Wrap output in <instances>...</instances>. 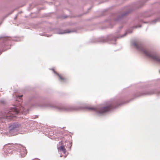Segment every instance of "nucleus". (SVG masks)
<instances>
[{"label": "nucleus", "instance_id": "obj_1", "mask_svg": "<svg viewBox=\"0 0 160 160\" xmlns=\"http://www.w3.org/2000/svg\"><path fill=\"white\" fill-rule=\"evenodd\" d=\"M35 99L33 103L32 104V107H50L56 110L59 112H68L72 110H77L82 108V106L85 104L82 102H78L76 103L77 107L72 105H65L60 103H56L52 105L46 104L44 102L45 98L42 97L38 98L37 95H32L30 98V100Z\"/></svg>", "mask_w": 160, "mask_h": 160}, {"label": "nucleus", "instance_id": "obj_2", "mask_svg": "<svg viewBox=\"0 0 160 160\" xmlns=\"http://www.w3.org/2000/svg\"><path fill=\"white\" fill-rule=\"evenodd\" d=\"M122 28V26H120L117 29L116 32L114 33L108 35L106 37H102L98 38H92L91 39L90 42L92 43L108 42L115 44H116V42L117 39L123 38L127 34L132 33L133 32L132 29H128L126 31L124 34L121 35L120 34V31Z\"/></svg>", "mask_w": 160, "mask_h": 160}, {"label": "nucleus", "instance_id": "obj_3", "mask_svg": "<svg viewBox=\"0 0 160 160\" xmlns=\"http://www.w3.org/2000/svg\"><path fill=\"white\" fill-rule=\"evenodd\" d=\"M129 101H123L121 98H118L114 100L112 102L104 106H98L95 108L86 107L85 108L93 110L97 115L102 116L112 109L127 103Z\"/></svg>", "mask_w": 160, "mask_h": 160}, {"label": "nucleus", "instance_id": "obj_4", "mask_svg": "<svg viewBox=\"0 0 160 160\" xmlns=\"http://www.w3.org/2000/svg\"><path fill=\"white\" fill-rule=\"evenodd\" d=\"M132 45L146 56L160 63V56L157 52L146 48L142 44H138L135 42H132Z\"/></svg>", "mask_w": 160, "mask_h": 160}, {"label": "nucleus", "instance_id": "obj_5", "mask_svg": "<svg viewBox=\"0 0 160 160\" xmlns=\"http://www.w3.org/2000/svg\"><path fill=\"white\" fill-rule=\"evenodd\" d=\"M149 87L148 84L145 83H142L138 85V90L136 91L133 95L135 97H138L143 95H151L156 94L158 95L160 94V84L156 85L154 88L149 90L141 92L139 90Z\"/></svg>", "mask_w": 160, "mask_h": 160}, {"label": "nucleus", "instance_id": "obj_6", "mask_svg": "<svg viewBox=\"0 0 160 160\" xmlns=\"http://www.w3.org/2000/svg\"><path fill=\"white\" fill-rule=\"evenodd\" d=\"M28 112V109L22 107L20 104L18 106H13L10 107L8 110L5 112L6 115H5L4 118L8 120L12 119L13 117L18 114L22 113L26 114Z\"/></svg>", "mask_w": 160, "mask_h": 160}, {"label": "nucleus", "instance_id": "obj_7", "mask_svg": "<svg viewBox=\"0 0 160 160\" xmlns=\"http://www.w3.org/2000/svg\"><path fill=\"white\" fill-rule=\"evenodd\" d=\"M5 148L6 151L5 152L7 154L12 153L13 151L15 150L18 151L20 153L21 156L24 157L27 153V150L25 147L20 144H12V146H7Z\"/></svg>", "mask_w": 160, "mask_h": 160}, {"label": "nucleus", "instance_id": "obj_8", "mask_svg": "<svg viewBox=\"0 0 160 160\" xmlns=\"http://www.w3.org/2000/svg\"><path fill=\"white\" fill-rule=\"evenodd\" d=\"M11 41H18V40L12 39L11 38L4 35L0 36V55L2 52L5 51L10 48V43Z\"/></svg>", "mask_w": 160, "mask_h": 160}, {"label": "nucleus", "instance_id": "obj_9", "mask_svg": "<svg viewBox=\"0 0 160 160\" xmlns=\"http://www.w3.org/2000/svg\"><path fill=\"white\" fill-rule=\"evenodd\" d=\"M133 10L132 9H130L127 11L122 13L120 15L118 16L116 18H113L110 21V25L108 26L109 28H112L113 25L112 23V22H120L121 23H124L126 22L125 19L127 17L128 15Z\"/></svg>", "mask_w": 160, "mask_h": 160}, {"label": "nucleus", "instance_id": "obj_10", "mask_svg": "<svg viewBox=\"0 0 160 160\" xmlns=\"http://www.w3.org/2000/svg\"><path fill=\"white\" fill-rule=\"evenodd\" d=\"M21 125L18 122H14L8 126L9 133L12 136L18 134L19 127Z\"/></svg>", "mask_w": 160, "mask_h": 160}, {"label": "nucleus", "instance_id": "obj_11", "mask_svg": "<svg viewBox=\"0 0 160 160\" xmlns=\"http://www.w3.org/2000/svg\"><path fill=\"white\" fill-rule=\"evenodd\" d=\"M75 31L72 30L66 29L62 30L59 28H57L54 29V32L55 33L59 34H62L65 33H69L75 32Z\"/></svg>", "mask_w": 160, "mask_h": 160}, {"label": "nucleus", "instance_id": "obj_12", "mask_svg": "<svg viewBox=\"0 0 160 160\" xmlns=\"http://www.w3.org/2000/svg\"><path fill=\"white\" fill-rule=\"evenodd\" d=\"M160 21V17L155 19L153 20L150 21L148 22H144L142 20H140V22H141L144 23H150L151 24H156L158 22Z\"/></svg>", "mask_w": 160, "mask_h": 160}, {"label": "nucleus", "instance_id": "obj_13", "mask_svg": "<svg viewBox=\"0 0 160 160\" xmlns=\"http://www.w3.org/2000/svg\"><path fill=\"white\" fill-rule=\"evenodd\" d=\"M50 69L52 70L54 73L58 76L59 80L61 82L64 83L66 82L65 78L61 76L59 73L56 72L54 68L51 69Z\"/></svg>", "mask_w": 160, "mask_h": 160}, {"label": "nucleus", "instance_id": "obj_14", "mask_svg": "<svg viewBox=\"0 0 160 160\" xmlns=\"http://www.w3.org/2000/svg\"><path fill=\"white\" fill-rule=\"evenodd\" d=\"M153 13L150 11H146L142 13V16L143 18H148L153 15Z\"/></svg>", "mask_w": 160, "mask_h": 160}, {"label": "nucleus", "instance_id": "obj_15", "mask_svg": "<svg viewBox=\"0 0 160 160\" xmlns=\"http://www.w3.org/2000/svg\"><path fill=\"white\" fill-rule=\"evenodd\" d=\"M58 149H59L60 151L62 152L64 154H65L66 152V149L64 146L63 145L60 146L58 148Z\"/></svg>", "mask_w": 160, "mask_h": 160}, {"label": "nucleus", "instance_id": "obj_16", "mask_svg": "<svg viewBox=\"0 0 160 160\" xmlns=\"http://www.w3.org/2000/svg\"><path fill=\"white\" fill-rule=\"evenodd\" d=\"M39 35L41 36H45L47 37H49L51 36V35H48L47 34L44 33H40Z\"/></svg>", "mask_w": 160, "mask_h": 160}, {"label": "nucleus", "instance_id": "obj_17", "mask_svg": "<svg viewBox=\"0 0 160 160\" xmlns=\"http://www.w3.org/2000/svg\"><path fill=\"white\" fill-rule=\"evenodd\" d=\"M144 3L145 2H143V0H142L141 1H140L139 2V4L140 5L139 7H141V6H142L144 4Z\"/></svg>", "mask_w": 160, "mask_h": 160}, {"label": "nucleus", "instance_id": "obj_18", "mask_svg": "<svg viewBox=\"0 0 160 160\" xmlns=\"http://www.w3.org/2000/svg\"><path fill=\"white\" fill-rule=\"evenodd\" d=\"M142 27V25H139L138 26L136 25L133 26L132 27V28H140Z\"/></svg>", "mask_w": 160, "mask_h": 160}, {"label": "nucleus", "instance_id": "obj_19", "mask_svg": "<svg viewBox=\"0 0 160 160\" xmlns=\"http://www.w3.org/2000/svg\"><path fill=\"white\" fill-rule=\"evenodd\" d=\"M0 103L4 104L5 103V101L4 100H0Z\"/></svg>", "mask_w": 160, "mask_h": 160}, {"label": "nucleus", "instance_id": "obj_20", "mask_svg": "<svg viewBox=\"0 0 160 160\" xmlns=\"http://www.w3.org/2000/svg\"><path fill=\"white\" fill-rule=\"evenodd\" d=\"M18 13V14H17L15 16V17H14V20H16V19H17V17H18V13Z\"/></svg>", "mask_w": 160, "mask_h": 160}, {"label": "nucleus", "instance_id": "obj_21", "mask_svg": "<svg viewBox=\"0 0 160 160\" xmlns=\"http://www.w3.org/2000/svg\"><path fill=\"white\" fill-rule=\"evenodd\" d=\"M69 144H70V147H69V148H71V146H72V142H71V143H69Z\"/></svg>", "mask_w": 160, "mask_h": 160}, {"label": "nucleus", "instance_id": "obj_22", "mask_svg": "<svg viewBox=\"0 0 160 160\" xmlns=\"http://www.w3.org/2000/svg\"><path fill=\"white\" fill-rule=\"evenodd\" d=\"M22 96L23 95H22L19 96V98L20 99L22 97Z\"/></svg>", "mask_w": 160, "mask_h": 160}, {"label": "nucleus", "instance_id": "obj_23", "mask_svg": "<svg viewBox=\"0 0 160 160\" xmlns=\"http://www.w3.org/2000/svg\"><path fill=\"white\" fill-rule=\"evenodd\" d=\"M13 11H12V12H11V13H9V14L10 15V14H11L13 12Z\"/></svg>", "mask_w": 160, "mask_h": 160}, {"label": "nucleus", "instance_id": "obj_24", "mask_svg": "<svg viewBox=\"0 0 160 160\" xmlns=\"http://www.w3.org/2000/svg\"><path fill=\"white\" fill-rule=\"evenodd\" d=\"M90 9H91V8H89L88 9V10H90Z\"/></svg>", "mask_w": 160, "mask_h": 160}, {"label": "nucleus", "instance_id": "obj_25", "mask_svg": "<svg viewBox=\"0 0 160 160\" xmlns=\"http://www.w3.org/2000/svg\"><path fill=\"white\" fill-rule=\"evenodd\" d=\"M37 160H40L39 159H37Z\"/></svg>", "mask_w": 160, "mask_h": 160}, {"label": "nucleus", "instance_id": "obj_26", "mask_svg": "<svg viewBox=\"0 0 160 160\" xmlns=\"http://www.w3.org/2000/svg\"><path fill=\"white\" fill-rule=\"evenodd\" d=\"M67 16L65 17V18H66Z\"/></svg>", "mask_w": 160, "mask_h": 160}, {"label": "nucleus", "instance_id": "obj_27", "mask_svg": "<svg viewBox=\"0 0 160 160\" xmlns=\"http://www.w3.org/2000/svg\"><path fill=\"white\" fill-rule=\"evenodd\" d=\"M159 72H160V70L159 71Z\"/></svg>", "mask_w": 160, "mask_h": 160}]
</instances>
